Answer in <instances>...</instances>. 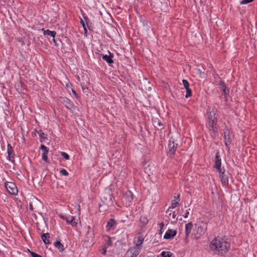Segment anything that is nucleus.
Masks as SVG:
<instances>
[{
	"label": "nucleus",
	"instance_id": "29",
	"mask_svg": "<svg viewBox=\"0 0 257 257\" xmlns=\"http://www.w3.org/2000/svg\"><path fill=\"white\" fill-rule=\"evenodd\" d=\"M140 221L144 225H146L148 223V219L146 216H141L140 218Z\"/></svg>",
	"mask_w": 257,
	"mask_h": 257
},
{
	"label": "nucleus",
	"instance_id": "23",
	"mask_svg": "<svg viewBox=\"0 0 257 257\" xmlns=\"http://www.w3.org/2000/svg\"><path fill=\"white\" fill-rule=\"evenodd\" d=\"M54 246L59 249L60 252H62L65 250V247L60 241L57 240L54 243Z\"/></svg>",
	"mask_w": 257,
	"mask_h": 257
},
{
	"label": "nucleus",
	"instance_id": "31",
	"mask_svg": "<svg viewBox=\"0 0 257 257\" xmlns=\"http://www.w3.org/2000/svg\"><path fill=\"white\" fill-rule=\"evenodd\" d=\"M61 155L66 160H69L70 158L69 156L65 152H61Z\"/></svg>",
	"mask_w": 257,
	"mask_h": 257
},
{
	"label": "nucleus",
	"instance_id": "36",
	"mask_svg": "<svg viewBox=\"0 0 257 257\" xmlns=\"http://www.w3.org/2000/svg\"><path fill=\"white\" fill-rule=\"evenodd\" d=\"M29 250L32 256H33V257H41L40 255L38 254L37 253H36L34 252L31 251L30 250Z\"/></svg>",
	"mask_w": 257,
	"mask_h": 257
},
{
	"label": "nucleus",
	"instance_id": "1",
	"mask_svg": "<svg viewBox=\"0 0 257 257\" xmlns=\"http://www.w3.org/2000/svg\"><path fill=\"white\" fill-rule=\"evenodd\" d=\"M210 249L215 254L224 256L230 248V243L220 236L214 238L209 244Z\"/></svg>",
	"mask_w": 257,
	"mask_h": 257
},
{
	"label": "nucleus",
	"instance_id": "32",
	"mask_svg": "<svg viewBox=\"0 0 257 257\" xmlns=\"http://www.w3.org/2000/svg\"><path fill=\"white\" fill-rule=\"evenodd\" d=\"M106 244L107 247L110 246H111L112 245V242L111 241V239L110 237H108V240L106 242Z\"/></svg>",
	"mask_w": 257,
	"mask_h": 257
},
{
	"label": "nucleus",
	"instance_id": "8",
	"mask_svg": "<svg viewBox=\"0 0 257 257\" xmlns=\"http://www.w3.org/2000/svg\"><path fill=\"white\" fill-rule=\"evenodd\" d=\"M223 134L225 144L227 147H228V146L231 144V142L230 136V132L228 129H225L223 130Z\"/></svg>",
	"mask_w": 257,
	"mask_h": 257
},
{
	"label": "nucleus",
	"instance_id": "10",
	"mask_svg": "<svg viewBox=\"0 0 257 257\" xmlns=\"http://www.w3.org/2000/svg\"><path fill=\"white\" fill-rule=\"evenodd\" d=\"M40 149H41L43 151L42 157V160L46 163L49 162V160L47 156L49 152V149L47 147H46L45 145H41Z\"/></svg>",
	"mask_w": 257,
	"mask_h": 257
},
{
	"label": "nucleus",
	"instance_id": "45",
	"mask_svg": "<svg viewBox=\"0 0 257 257\" xmlns=\"http://www.w3.org/2000/svg\"><path fill=\"white\" fill-rule=\"evenodd\" d=\"M103 206V205H101V204H100L99 205V210L100 212H101L102 211L101 210V208Z\"/></svg>",
	"mask_w": 257,
	"mask_h": 257
},
{
	"label": "nucleus",
	"instance_id": "39",
	"mask_svg": "<svg viewBox=\"0 0 257 257\" xmlns=\"http://www.w3.org/2000/svg\"><path fill=\"white\" fill-rule=\"evenodd\" d=\"M106 248H107V246H106L105 245H104L102 247V251H101L102 254H105V253L106 252Z\"/></svg>",
	"mask_w": 257,
	"mask_h": 257
},
{
	"label": "nucleus",
	"instance_id": "28",
	"mask_svg": "<svg viewBox=\"0 0 257 257\" xmlns=\"http://www.w3.org/2000/svg\"><path fill=\"white\" fill-rule=\"evenodd\" d=\"M179 205V203L178 202H172L171 204V206L169 207L168 210L166 211L167 213H168L170 211H172V209L175 208L177 206Z\"/></svg>",
	"mask_w": 257,
	"mask_h": 257
},
{
	"label": "nucleus",
	"instance_id": "21",
	"mask_svg": "<svg viewBox=\"0 0 257 257\" xmlns=\"http://www.w3.org/2000/svg\"><path fill=\"white\" fill-rule=\"evenodd\" d=\"M195 70L197 71L200 77L202 78L205 76V68L203 66L198 65L197 68H195Z\"/></svg>",
	"mask_w": 257,
	"mask_h": 257
},
{
	"label": "nucleus",
	"instance_id": "20",
	"mask_svg": "<svg viewBox=\"0 0 257 257\" xmlns=\"http://www.w3.org/2000/svg\"><path fill=\"white\" fill-rule=\"evenodd\" d=\"M221 178V181L223 186L226 187L228 185V173L225 174L220 177Z\"/></svg>",
	"mask_w": 257,
	"mask_h": 257
},
{
	"label": "nucleus",
	"instance_id": "44",
	"mask_svg": "<svg viewBox=\"0 0 257 257\" xmlns=\"http://www.w3.org/2000/svg\"><path fill=\"white\" fill-rule=\"evenodd\" d=\"M84 18L85 20L86 21L87 24H88L87 21H88V19L87 18V17H84Z\"/></svg>",
	"mask_w": 257,
	"mask_h": 257
},
{
	"label": "nucleus",
	"instance_id": "22",
	"mask_svg": "<svg viewBox=\"0 0 257 257\" xmlns=\"http://www.w3.org/2000/svg\"><path fill=\"white\" fill-rule=\"evenodd\" d=\"M41 238L45 244H50V234L48 233H44L41 235Z\"/></svg>",
	"mask_w": 257,
	"mask_h": 257
},
{
	"label": "nucleus",
	"instance_id": "16",
	"mask_svg": "<svg viewBox=\"0 0 257 257\" xmlns=\"http://www.w3.org/2000/svg\"><path fill=\"white\" fill-rule=\"evenodd\" d=\"M123 198L128 202H132L134 199V194L130 191H127L123 195Z\"/></svg>",
	"mask_w": 257,
	"mask_h": 257
},
{
	"label": "nucleus",
	"instance_id": "37",
	"mask_svg": "<svg viewBox=\"0 0 257 257\" xmlns=\"http://www.w3.org/2000/svg\"><path fill=\"white\" fill-rule=\"evenodd\" d=\"M219 173V177L222 176L223 175L225 174L224 171H222L221 167H220V169H217Z\"/></svg>",
	"mask_w": 257,
	"mask_h": 257
},
{
	"label": "nucleus",
	"instance_id": "24",
	"mask_svg": "<svg viewBox=\"0 0 257 257\" xmlns=\"http://www.w3.org/2000/svg\"><path fill=\"white\" fill-rule=\"evenodd\" d=\"M144 240V238L143 236H139L138 238V240L136 242V246L134 247H132V248H135L139 249L140 250V252L141 248L139 247V246L143 243Z\"/></svg>",
	"mask_w": 257,
	"mask_h": 257
},
{
	"label": "nucleus",
	"instance_id": "7",
	"mask_svg": "<svg viewBox=\"0 0 257 257\" xmlns=\"http://www.w3.org/2000/svg\"><path fill=\"white\" fill-rule=\"evenodd\" d=\"M61 101L69 110H71V109L74 106L73 102L66 97H61Z\"/></svg>",
	"mask_w": 257,
	"mask_h": 257
},
{
	"label": "nucleus",
	"instance_id": "25",
	"mask_svg": "<svg viewBox=\"0 0 257 257\" xmlns=\"http://www.w3.org/2000/svg\"><path fill=\"white\" fill-rule=\"evenodd\" d=\"M37 134L39 135V136L40 137V142H43L46 140H47V135L45 134L42 130H40L38 131H37Z\"/></svg>",
	"mask_w": 257,
	"mask_h": 257
},
{
	"label": "nucleus",
	"instance_id": "46",
	"mask_svg": "<svg viewBox=\"0 0 257 257\" xmlns=\"http://www.w3.org/2000/svg\"><path fill=\"white\" fill-rule=\"evenodd\" d=\"M108 197L109 200H111L112 196L110 194L108 195Z\"/></svg>",
	"mask_w": 257,
	"mask_h": 257
},
{
	"label": "nucleus",
	"instance_id": "33",
	"mask_svg": "<svg viewBox=\"0 0 257 257\" xmlns=\"http://www.w3.org/2000/svg\"><path fill=\"white\" fill-rule=\"evenodd\" d=\"M254 0H242L240 2V4L241 5H244V4H248L249 3H251L252 2H253Z\"/></svg>",
	"mask_w": 257,
	"mask_h": 257
},
{
	"label": "nucleus",
	"instance_id": "13",
	"mask_svg": "<svg viewBox=\"0 0 257 257\" xmlns=\"http://www.w3.org/2000/svg\"><path fill=\"white\" fill-rule=\"evenodd\" d=\"M108 53L109 54V55L104 54H101V55L102 56L103 60L105 61L109 65H110L113 63L112 58L113 57L114 55L109 51H108Z\"/></svg>",
	"mask_w": 257,
	"mask_h": 257
},
{
	"label": "nucleus",
	"instance_id": "48",
	"mask_svg": "<svg viewBox=\"0 0 257 257\" xmlns=\"http://www.w3.org/2000/svg\"><path fill=\"white\" fill-rule=\"evenodd\" d=\"M53 42H54V43L55 44V45H57V44H56V41H55V40L54 38H53Z\"/></svg>",
	"mask_w": 257,
	"mask_h": 257
},
{
	"label": "nucleus",
	"instance_id": "35",
	"mask_svg": "<svg viewBox=\"0 0 257 257\" xmlns=\"http://www.w3.org/2000/svg\"><path fill=\"white\" fill-rule=\"evenodd\" d=\"M172 211H170L168 214V216L169 217L171 215H172V218H175L176 217V214L175 212H173V213H171Z\"/></svg>",
	"mask_w": 257,
	"mask_h": 257
},
{
	"label": "nucleus",
	"instance_id": "12",
	"mask_svg": "<svg viewBox=\"0 0 257 257\" xmlns=\"http://www.w3.org/2000/svg\"><path fill=\"white\" fill-rule=\"evenodd\" d=\"M176 234L177 231L176 230L169 229L166 231L164 238L165 239H170L175 236Z\"/></svg>",
	"mask_w": 257,
	"mask_h": 257
},
{
	"label": "nucleus",
	"instance_id": "51",
	"mask_svg": "<svg viewBox=\"0 0 257 257\" xmlns=\"http://www.w3.org/2000/svg\"><path fill=\"white\" fill-rule=\"evenodd\" d=\"M162 233V229H160V234H161Z\"/></svg>",
	"mask_w": 257,
	"mask_h": 257
},
{
	"label": "nucleus",
	"instance_id": "19",
	"mask_svg": "<svg viewBox=\"0 0 257 257\" xmlns=\"http://www.w3.org/2000/svg\"><path fill=\"white\" fill-rule=\"evenodd\" d=\"M193 227V224L191 222L187 223L185 225V235L186 238H188Z\"/></svg>",
	"mask_w": 257,
	"mask_h": 257
},
{
	"label": "nucleus",
	"instance_id": "27",
	"mask_svg": "<svg viewBox=\"0 0 257 257\" xmlns=\"http://www.w3.org/2000/svg\"><path fill=\"white\" fill-rule=\"evenodd\" d=\"M154 125L158 130H163L164 128V124L160 120H155Z\"/></svg>",
	"mask_w": 257,
	"mask_h": 257
},
{
	"label": "nucleus",
	"instance_id": "2",
	"mask_svg": "<svg viewBox=\"0 0 257 257\" xmlns=\"http://www.w3.org/2000/svg\"><path fill=\"white\" fill-rule=\"evenodd\" d=\"M217 109L215 107L208 109L206 114L207 116V123L206 126L210 131L211 136L215 139L218 136V127L217 123L218 114H217Z\"/></svg>",
	"mask_w": 257,
	"mask_h": 257
},
{
	"label": "nucleus",
	"instance_id": "11",
	"mask_svg": "<svg viewBox=\"0 0 257 257\" xmlns=\"http://www.w3.org/2000/svg\"><path fill=\"white\" fill-rule=\"evenodd\" d=\"M182 82L186 90V94L185 95V97L187 98L192 95V90L189 88L190 85L188 81L187 80L183 79L182 80Z\"/></svg>",
	"mask_w": 257,
	"mask_h": 257
},
{
	"label": "nucleus",
	"instance_id": "49",
	"mask_svg": "<svg viewBox=\"0 0 257 257\" xmlns=\"http://www.w3.org/2000/svg\"><path fill=\"white\" fill-rule=\"evenodd\" d=\"M185 242H186V243H187L188 242V239H187L186 237V239H185Z\"/></svg>",
	"mask_w": 257,
	"mask_h": 257
},
{
	"label": "nucleus",
	"instance_id": "34",
	"mask_svg": "<svg viewBox=\"0 0 257 257\" xmlns=\"http://www.w3.org/2000/svg\"><path fill=\"white\" fill-rule=\"evenodd\" d=\"M60 173L64 175V176H68V172L64 169H62L60 170Z\"/></svg>",
	"mask_w": 257,
	"mask_h": 257
},
{
	"label": "nucleus",
	"instance_id": "30",
	"mask_svg": "<svg viewBox=\"0 0 257 257\" xmlns=\"http://www.w3.org/2000/svg\"><path fill=\"white\" fill-rule=\"evenodd\" d=\"M172 253L170 251H163L161 255L162 257H171Z\"/></svg>",
	"mask_w": 257,
	"mask_h": 257
},
{
	"label": "nucleus",
	"instance_id": "47",
	"mask_svg": "<svg viewBox=\"0 0 257 257\" xmlns=\"http://www.w3.org/2000/svg\"><path fill=\"white\" fill-rule=\"evenodd\" d=\"M177 200H178V201H180V196H179V195H178L177 197Z\"/></svg>",
	"mask_w": 257,
	"mask_h": 257
},
{
	"label": "nucleus",
	"instance_id": "14",
	"mask_svg": "<svg viewBox=\"0 0 257 257\" xmlns=\"http://www.w3.org/2000/svg\"><path fill=\"white\" fill-rule=\"evenodd\" d=\"M221 165V160L219 152L217 151L215 155V164L214 167L216 169H220Z\"/></svg>",
	"mask_w": 257,
	"mask_h": 257
},
{
	"label": "nucleus",
	"instance_id": "6",
	"mask_svg": "<svg viewBox=\"0 0 257 257\" xmlns=\"http://www.w3.org/2000/svg\"><path fill=\"white\" fill-rule=\"evenodd\" d=\"M139 253V249L130 248L126 251L124 257H137Z\"/></svg>",
	"mask_w": 257,
	"mask_h": 257
},
{
	"label": "nucleus",
	"instance_id": "26",
	"mask_svg": "<svg viewBox=\"0 0 257 257\" xmlns=\"http://www.w3.org/2000/svg\"><path fill=\"white\" fill-rule=\"evenodd\" d=\"M42 30L44 31L43 33H44V35L50 36L53 37V38H55V37L56 35V32L54 31H52L49 30H44V29H43Z\"/></svg>",
	"mask_w": 257,
	"mask_h": 257
},
{
	"label": "nucleus",
	"instance_id": "42",
	"mask_svg": "<svg viewBox=\"0 0 257 257\" xmlns=\"http://www.w3.org/2000/svg\"><path fill=\"white\" fill-rule=\"evenodd\" d=\"M189 214V212L188 210H187L186 213L184 215H183V216L185 218H187Z\"/></svg>",
	"mask_w": 257,
	"mask_h": 257
},
{
	"label": "nucleus",
	"instance_id": "52",
	"mask_svg": "<svg viewBox=\"0 0 257 257\" xmlns=\"http://www.w3.org/2000/svg\"><path fill=\"white\" fill-rule=\"evenodd\" d=\"M103 199H105L106 200L107 198L103 197Z\"/></svg>",
	"mask_w": 257,
	"mask_h": 257
},
{
	"label": "nucleus",
	"instance_id": "50",
	"mask_svg": "<svg viewBox=\"0 0 257 257\" xmlns=\"http://www.w3.org/2000/svg\"><path fill=\"white\" fill-rule=\"evenodd\" d=\"M30 208L32 210L33 209L32 205L31 204L30 205Z\"/></svg>",
	"mask_w": 257,
	"mask_h": 257
},
{
	"label": "nucleus",
	"instance_id": "17",
	"mask_svg": "<svg viewBox=\"0 0 257 257\" xmlns=\"http://www.w3.org/2000/svg\"><path fill=\"white\" fill-rule=\"evenodd\" d=\"M65 219L68 224H71L72 226H76L77 222L75 221V217L71 216L68 217H66Z\"/></svg>",
	"mask_w": 257,
	"mask_h": 257
},
{
	"label": "nucleus",
	"instance_id": "3",
	"mask_svg": "<svg viewBox=\"0 0 257 257\" xmlns=\"http://www.w3.org/2000/svg\"><path fill=\"white\" fill-rule=\"evenodd\" d=\"M207 229V224L203 221H201L198 224V226L197 228L196 233L195 234V237L197 239L200 238L201 236L203 235Z\"/></svg>",
	"mask_w": 257,
	"mask_h": 257
},
{
	"label": "nucleus",
	"instance_id": "41",
	"mask_svg": "<svg viewBox=\"0 0 257 257\" xmlns=\"http://www.w3.org/2000/svg\"><path fill=\"white\" fill-rule=\"evenodd\" d=\"M81 24H82V25L83 26V28H84V29L85 31H86L85 28V24H84V22H83V21L82 20H81Z\"/></svg>",
	"mask_w": 257,
	"mask_h": 257
},
{
	"label": "nucleus",
	"instance_id": "15",
	"mask_svg": "<svg viewBox=\"0 0 257 257\" xmlns=\"http://www.w3.org/2000/svg\"><path fill=\"white\" fill-rule=\"evenodd\" d=\"M219 85L220 86V90L222 91L224 95H227L229 93V90L223 81H219Z\"/></svg>",
	"mask_w": 257,
	"mask_h": 257
},
{
	"label": "nucleus",
	"instance_id": "9",
	"mask_svg": "<svg viewBox=\"0 0 257 257\" xmlns=\"http://www.w3.org/2000/svg\"><path fill=\"white\" fill-rule=\"evenodd\" d=\"M117 224V222L113 218L110 219L106 225V230L107 231H110L111 230H114Z\"/></svg>",
	"mask_w": 257,
	"mask_h": 257
},
{
	"label": "nucleus",
	"instance_id": "43",
	"mask_svg": "<svg viewBox=\"0 0 257 257\" xmlns=\"http://www.w3.org/2000/svg\"><path fill=\"white\" fill-rule=\"evenodd\" d=\"M164 223L163 222H161L160 224V227L161 228V229H162L163 227H164Z\"/></svg>",
	"mask_w": 257,
	"mask_h": 257
},
{
	"label": "nucleus",
	"instance_id": "38",
	"mask_svg": "<svg viewBox=\"0 0 257 257\" xmlns=\"http://www.w3.org/2000/svg\"><path fill=\"white\" fill-rule=\"evenodd\" d=\"M82 88L83 92L84 93H86L88 92V88L87 86H84L82 85Z\"/></svg>",
	"mask_w": 257,
	"mask_h": 257
},
{
	"label": "nucleus",
	"instance_id": "40",
	"mask_svg": "<svg viewBox=\"0 0 257 257\" xmlns=\"http://www.w3.org/2000/svg\"><path fill=\"white\" fill-rule=\"evenodd\" d=\"M72 93L73 94V95L76 98H78V94L77 93V92L73 89H72Z\"/></svg>",
	"mask_w": 257,
	"mask_h": 257
},
{
	"label": "nucleus",
	"instance_id": "18",
	"mask_svg": "<svg viewBox=\"0 0 257 257\" xmlns=\"http://www.w3.org/2000/svg\"><path fill=\"white\" fill-rule=\"evenodd\" d=\"M7 152L8 154L9 157L10 158V160H11L12 162H14V154L13 153V149L12 147L10 144H8L7 146Z\"/></svg>",
	"mask_w": 257,
	"mask_h": 257
},
{
	"label": "nucleus",
	"instance_id": "4",
	"mask_svg": "<svg viewBox=\"0 0 257 257\" xmlns=\"http://www.w3.org/2000/svg\"><path fill=\"white\" fill-rule=\"evenodd\" d=\"M178 144L175 143L173 139H170L168 145L167 156L170 158L173 157L177 150Z\"/></svg>",
	"mask_w": 257,
	"mask_h": 257
},
{
	"label": "nucleus",
	"instance_id": "5",
	"mask_svg": "<svg viewBox=\"0 0 257 257\" xmlns=\"http://www.w3.org/2000/svg\"><path fill=\"white\" fill-rule=\"evenodd\" d=\"M5 186L10 194L12 195L17 194L18 191L15 183L11 182H6L5 184Z\"/></svg>",
	"mask_w": 257,
	"mask_h": 257
}]
</instances>
